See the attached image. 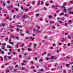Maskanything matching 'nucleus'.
<instances>
[{
  "label": "nucleus",
  "instance_id": "f257e3e1",
  "mask_svg": "<svg viewBox=\"0 0 73 73\" xmlns=\"http://www.w3.org/2000/svg\"><path fill=\"white\" fill-rule=\"evenodd\" d=\"M48 17H49L50 19H53V17L52 16L50 15V16L48 15Z\"/></svg>",
  "mask_w": 73,
  "mask_h": 73
},
{
  "label": "nucleus",
  "instance_id": "f03ea898",
  "mask_svg": "<svg viewBox=\"0 0 73 73\" xmlns=\"http://www.w3.org/2000/svg\"><path fill=\"white\" fill-rule=\"evenodd\" d=\"M36 32L37 33H41V31L39 30L36 29Z\"/></svg>",
  "mask_w": 73,
  "mask_h": 73
},
{
  "label": "nucleus",
  "instance_id": "7ed1b4c3",
  "mask_svg": "<svg viewBox=\"0 0 73 73\" xmlns=\"http://www.w3.org/2000/svg\"><path fill=\"white\" fill-rule=\"evenodd\" d=\"M65 18H64V17H62L60 19V20L62 21H64V20H65Z\"/></svg>",
  "mask_w": 73,
  "mask_h": 73
},
{
  "label": "nucleus",
  "instance_id": "20e7f679",
  "mask_svg": "<svg viewBox=\"0 0 73 73\" xmlns=\"http://www.w3.org/2000/svg\"><path fill=\"white\" fill-rule=\"evenodd\" d=\"M72 7H70L68 8V9L67 10L68 11H70V10H72Z\"/></svg>",
  "mask_w": 73,
  "mask_h": 73
},
{
  "label": "nucleus",
  "instance_id": "39448f33",
  "mask_svg": "<svg viewBox=\"0 0 73 73\" xmlns=\"http://www.w3.org/2000/svg\"><path fill=\"white\" fill-rule=\"evenodd\" d=\"M68 13L69 14H70V15L71 14L73 15V12H72L70 11L68 12Z\"/></svg>",
  "mask_w": 73,
  "mask_h": 73
},
{
  "label": "nucleus",
  "instance_id": "423d86ee",
  "mask_svg": "<svg viewBox=\"0 0 73 73\" xmlns=\"http://www.w3.org/2000/svg\"><path fill=\"white\" fill-rule=\"evenodd\" d=\"M6 8L7 9V10L8 11H9V10L10 9V7H9V6H7L6 7Z\"/></svg>",
  "mask_w": 73,
  "mask_h": 73
},
{
  "label": "nucleus",
  "instance_id": "0eeeda50",
  "mask_svg": "<svg viewBox=\"0 0 73 73\" xmlns=\"http://www.w3.org/2000/svg\"><path fill=\"white\" fill-rule=\"evenodd\" d=\"M65 41V39L64 38H62L61 41L62 42H63V41Z\"/></svg>",
  "mask_w": 73,
  "mask_h": 73
},
{
  "label": "nucleus",
  "instance_id": "6e6552de",
  "mask_svg": "<svg viewBox=\"0 0 73 73\" xmlns=\"http://www.w3.org/2000/svg\"><path fill=\"white\" fill-rule=\"evenodd\" d=\"M25 38L26 39V40H28V39H29L30 38V37L28 36V37H26Z\"/></svg>",
  "mask_w": 73,
  "mask_h": 73
},
{
  "label": "nucleus",
  "instance_id": "1a4fd4ad",
  "mask_svg": "<svg viewBox=\"0 0 73 73\" xmlns=\"http://www.w3.org/2000/svg\"><path fill=\"white\" fill-rule=\"evenodd\" d=\"M17 71V69H16V68H15L13 70V72H15Z\"/></svg>",
  "mask_w": 73,
  "mask_h": 73
},
{
  "label": "nucleus",
  "instance_id": "9d476101",
  "mask_svg": "<svg viewBox=\"0 0 73 73\" xmlns=\"http://www.w3.org/2000/svg\"><path fill=\"white\" fill-rule=\"evenodd\" d=\"M30 39L31 40H33L34 39H35V37H30Z\"/></svg>",
  "mask_w": 73,
  "mask_h": 73
},
{
  "label": "nucleus",
  "instance_id": "9b49d317",
  "mask_svg": "<svg viewBox=\"0 0 73 73\" xmlns=\"http://www.w3.org/2000/svg\"><path fill=\"white\" fill-rule=\"evenodd\" d=\"M64 25L65 26V27H67L68 26V24L66 23H64Z\"/></svg>",
  "mask_w": 73,
  "mask_h": 73
},
{
  "label": "nucleus",
  "instance_id": "f8f14e48",
  "mask_svg": "<svg viewBox=\"0 0 73 73\" xmlns=\"http://www.w3.org/2000/svg\"><path fill=\"white\" fill-rule=\"evenodd\" d=\"M29 9H24L23 11H28Z\"/></svg>",
  "mask_w": 73,
  "mask_h": 73
},
{
  "label": "nucleus",
  "instance_id": "ddd939ff",
  "mask_svg": "<svg viewBox=\"0 0 73 73\" xmlns=\"http://www.w3.org/2000/svg\"><path fill=\"white\" fill-rule=\"evenodd\" d=\"M27 50H28L29 52H30V51H31V49L29 48Z\"/></svg>",
  "mask_w": 73,
  "mask_h": 73
},
{
  "label": "nucleus",
  "instance_id": "4468645a",
  "mask_svg": "<svg viewBox=\"0 0 73 73\" xmlns=\"http://www.w3.org/2000/svg\"><path fill=\"white\" fill-rule=\"evenodd\" d=\"M39 70H40V71H42V72H44V71L43 69H39Z\"/></svg>",
  "mask_w": 73,
  "mask_h": 73
},
{
  "label": "nucleus",
  "instance_id": "2eb2a0df",
  "mask_svg": "<svg viewBox=\"0 0 73 73\" xmlns=\"http://www.w3.org/2000/svg\"><path fill=\"white\" fill-rule=\"evenodd\" d=\"M50 23H54V24L55 23V22L54 21H50Z\"/></svg>",
  "mask_w": 73,
  "mask_h": 73
},
{
  "label": "nucleus",
  "instance_id": "dca6fc26",
  "mask_svg": "<svg viewBox=\"0 0 73 73\" xmlns=\"http://www.w3.org/2000/svg\"><path fill=\"white\" fill-rule=\"evenodd\" d=\"M70 66V64H66V67H68V66Z\"/></svg>",
  "mask_w": 73,
  "mask_h": 73
},
{
  "label": "nucleus",
  "instance_id": "f3484780",
  "mask_svg": "<svg viewBox=\"0 0 73 73\" xmlns=\"http://www.w3.org/2000/svg\"><path fill=\"white\" fill-rule=\"evenodd\" d=\"M63 12L64 13H66V9H64V10L63 11Z\"/></svg>",
  "mask_w": 73,
  "mask_h": 73
},
{
  "label": "nucleus",
  "instance_id": "a211bd4d",
  "mask_svg": "<svg viewBox=\"0 0 73 73\" xmlns=\"http://www.w3.org/2000/svg\"><path fill=\"white\" fill-rule=\"evenodd\" d=\"M7 58L9 60H11V56L8 57Z\"/></svg>",
  "mask_w": 73,
  "mask_h": 73
},
{
  "label": "nucleus",
  "instance_id": "6ab92c4d",
  "mask_svg": "<svg viewBox=\"0 0 73 73\" xmlns=\"http://www.w3.org/2000/svg\"><path fill=\"white\" fill-rule=\"evenodd\" d=\"M64 16H65V17H68V14H66L64 15Z\"/></svg>",
  "mask_w": 73,
  "mask_h": 73
},
{
  "label": "nucleus",
  "instance_id": "aec40b11",
  "mask_svg": "<svg viewBox=\"0 0 73 73\" xmlns=\"http://www.w3.org/2000/svg\"><path fill=\"white\" fill-rule=\"evenodd\" d=\"M19 58H21L22 57V56L21 55H20L19 56Z\"/></svg>",
  "mask_w": 73,
  "mask_h": 73
},
{
  "label": "nucleus",
  "instance_id": "412c9836",
  "mask_svg": "<svg viewBox=\"0 0 73 73\" xmlns=\"http://www.w3.org/2000/svg\"><path fill=\"white\" fill-rule=\"evenodd\" d=\"M23 62H24V63H26V62H27V61L24 60L23 61Z\"/></svg>",
  "mask_w": 73,
  "mask_h": 73
},
{
  "label": "nucleus",
  "instance_id": "4be33fe9",
  "mask_svg": "<svg viewBox=\"0 0 73 73\" xmlns=\"http://www.w3.org/2000/svg\"><path fill=\"white\" fill-rule=\"evenodd\" d=\"M22 45H21V47H23V46H24V44L22 43Z\"/></svg>",
  "mask_w": 73,
  "mask_h": 73
},
{
  "label": "nucleus",
  "instance_id": "5701e85b",
  "mask_svg": "<svg viewBox=\"0 0 73 73\" xmlns=\"http://www.w3.org/2000/svg\"><path fill=\"white\" fill-rule=\"evenodd\" d=\"M40 1H38V4L39 5H40Z\"/></svg>",
  "mask_w": 73,
  "mask_h": 73
},
{
  "label": "nucleus",
  "instance_id": "b1692460",
  "mask_svg": "<svg viewBox=\"0 0 73 73\" xmlns=\"http://www.w3.org/2000/svg\"><path fill=\"white\" fill-rule=\"evenodd\" d=\"M5 46H2V48L3 50L4 49H5Z\"/></svg>",
  "mask_w": 73,
  "mask_h": 73
},
{
  "label": "nucleus",
  "instance_id": "393cba45",
  "mask_svg": "<svg viewBox=\"0 0 73 73\" xmlns=\"http://www.w3.org/2000/svg\"><path fill=\"white\" fill-rule=\"evenodd\" d=\"M63 72L64 73H66V70H65L64 69L63 70Z\"/></svg>",
  "mask_w": 73,
  "mask_h": 73
},
{
  "label": "nucleus",
  "instance_id": "a878e982",
  "mask_svg": "<svg viewBox=\"0 0 73 73\" xmlns=\"http://www.w3.org/2000/svg\"><path fill=\"white\" fill-rule=\"evenodd\" d=\"M51 59H55L56 58L55 57H54V56H52L51 57Z\"/></svg>",
  "mask_w": 73,
  "mask_h": 73
},
{
  "label": "nucleus",
  "instance_id": "bb28decb",
  "mask_svg": "<svg viewBox=\"0 0 73 73\" xmlns=\"http://www.w3.org/2000/svg\"><path fill=\"white\" fill-rule=\"evenodd\" d=\"M68 33H64V35L65 36H66L67 35H68Z\"/></svg>",
  "mask_w": 73,
  "mask_h": 73
},
{
  "label": "nucleus",
  "instance_id": "cd10ccee",
  "mask_svg": "<svg viewBox=\"0 0 73 73\" xmlns=\"http://www.w3.org/2000/svg\"><path fill=\"white\" fill-rule=\"evenodd\" d=\"M11 54V52H8V55H9L10 54Z\"/></svg>",
  "mask_w": 73,
  "mask_h": 73
},
{
  "label": "nucleus",
  "instance_id": "c85d7f7f",
  "mask_svg": "<svg viewBox=\"0 0 73 73\" xmlns=\"http://www.w3.org/2000/svg\"><path fill=\"white\" fill-rule=\"evenodd\" d=\"M58 23H60V24H62V22L60 21H58Z\"/></svg>",
  "mask_w": 73,
  "mask_h": 73
},
{
  "label": "nucleus",
  "instance_id": "c756f323",
  "mask_svg": "<svg viewBox=\"0 0 73 73\" xmlns=\"http://www.w3.org/2000/svg\"><path fill=\"white\" fill-rule=\"evenodd\" d=\"M22 49V52H24V48H21Z\"/></svg>",
  "mask_w": 73,
  "mask_h": 73
},
{
  "label": "nucleus",
  "instance_id": "7c9ffc66",
  "mask_svg": "<svg viewBox=\"0 0 73 73\" xmlns=\"http://www.w3.org/2000/svg\"><path fill=\"white\" fill-rule=\"evenodd\" d=\"M27 18V16H26L25 15H24L23 17V18L24 19L25 18Z\"/></svg>",
  "mask_w": 73,
  "mask_h": 73
},
{
  "label": "nucleus",
  "instance_id": "2f4dec72",
  "mask_svg": "<svg viewBox=\"0 0 73 73\" xmlns=\"http://www.w3.org/2000/svg\"><path fill=\"white\" fill-rule=\"evenodd\" d=\"M13 26H11V28H15V26L13 25Z\"/></svg>",
  "mask_w": 73,
  "mask_h": 73
},
{
  "label": "nucleus",
  "instance_id": "473e14b6",
  "mask_svg": "<svg viewBox=\"0 0 73 73\" xmlns=\"http://www.w3.org/2000/svg\"><path fill=\"white\" fill-rule=\"evenodd\" d=\"M48 56H51V54H50V53H48Z\"/></svg>",
  "mask_w": 73,
  "mask_h": 73
},
{
  "label": "nucleus",
  "instance_id": "72a5a7b5",
  "mask_svg": "<svg viewBox=\"0 0 73 73\" xmlns=\"http://www.w3.org/2000/svg\"><path fill=\"white\" fill-rule=\"evenodd\" d=\"M36 29H33V31L34 32H36Z\"/></svg>",
  "mask_w": 73,
  "mask_h": 73
},
{
  "label": "nucleus",
  "instance_id": "f704fd0d",
  "mask_svg": "<svg viewBox=\"0 0 73 73\" xmlns=\"http://www.w3.org/2000/svg\"><path fill=\"white\" fill-rule=\"evenodd\" d=\"M9 7L10 8H13V5H11Z\"/></svg>",
  "mask_w": 73,
  "mask_h": 73
},
{
  "label": "nucleus",
  "instance_id": "c9c22d12",
  "mask_svg": "<svg viewBox=\"0 0 73 73\" xmlns=\"http://www.w3.org/2000/svg\"><path fill=\"white\" fill-rule=\"evenodd\" d=\"M1 25L2 27H4V26H5V25L3 23H2Z\"/></svg>",
  "mask_w": 73,
  "mask_h": 73
},
{
  "label": "nucleus",
  "instance_id": "e433bc0d",
  "mask_svg": "<svg viewBox=\"0 0 73 73\" xmlns=\"http://www.w3.org/2000/svg\"><path fill=\"white\" fill-rule=\"evenodd\" d=\"M2 53H1V54H4V52L3 51L1 52Z\"/></svg>",
  "mask_w": 73,
  "mask_h": 73
},
{
  "label": "nucleus",
  "instance_id": "4c0bfd02",
  "mask_svg": "<svg viewBox=\"0 0 73 73\" xmlns=\"http://www.w3.org/2000/svg\"><path fill=\"white\" fill-rule=\"evenodd\" d=\"M11 36L12 37V38H13V39H14L15 38V37L13 36L12 35H11Z\"/></svg>",
  "mask_w": 73,
  "mask_h": 73
},
{
  "label": "nucleus",
  "instance_id": "58836bf2",
  "mask_svg": "<svg viewBox=\"0 0 73 73\" xmlns=\"http://www.w3.org/2000/svg\"><path fill=\"white\" fill-rule=\"evenodd\" d=\"M16 17L18 18V19H19V18H20V16H19V15H17Z\"/></svg>",
  "mask_w": 73,
  "mask_h": 73
},
{
  "label": "nucleus",
  "instance_id": "ea45409f",
  "mask_svg": "<svg viewBox=\"0 0 73 73\" xmlns=\"http://www.w3.org/2000/svg\"><path fill=\"white\" fill-rule=\"evenodd\" d=\"M22 70H25V68L24 67H22Z\"/></svg>",
  "mask_w": 73,
  "mask_h": 73
},
{
  "label": "nucleus",
  "instance_id": "a19ab883",
  "mask_svg": "<svg viewBox=\"0 0 73 73\" xmlns=\"http://www.w3.org/2000/svg\"><path fill=\"white\" fill-rule=\"evenodd\" d=\"M68 23H72V21L71 20H70L68 21Z\"/></svg>",
  "mask_w": 73,
  "mask_h": 73
},
{
  "label": "nucleus",
  "instance_id": "79ce46f5",
  "mask_svg": "<svg viewBox=\"0 0 73 73\" xmlns=\"http://www.w3.org/2000/svg\"><path fill=\"white\" fill-rule=\"evenodd\" d=\"M58 12H59V11H58V10H57L56 11V13H58Z\"/></svg>",
  "mask_w": 73,
  "mask_h": 73
},
{
  "label": "nucleus",
  "instance_id": "37998d69",
  "mask_svg": "<svg viewBox=\"0 0 73 73\" xmlns=\"http://www.w3.org/2000/svg\"><path fill=\"white\" fill-rule=\"evenodd\" d=\"M4 59H7V57L6 56H4Z\"/></svg>",
  "mask_w": 73,
  "mask_h": 73
},
{
  "label": "nucleus",
  "instance_id": "c03bdc74",
  "mask_svg": "<svg viewBox=\"0 0 73 73\" xmlns=\"http://www.w3.org/2000/svg\"><path fill=\"white\" fill-rule=\"evenodd\" d=\"M66 58H67V59H70V57H68V56H66Z\"/></svg>",
  "mask_w": 73,
  "mask_h": 73
},
{
  "label": "nucleus",
  "instance_id": "a18cd8bd",
  "mask_svg": "<svg viewBox=\"0 0 73 73\" xmlns=\"http://www.w3.org/2000/svg\"><path fill=\"white\" fill-rule=\"evenodd\" d=\"M64 15V13H61L60 14V15Z\"/></svg>",
  "mask_w": 73,
  "mask_h": 73
},
{
  "label": "nucleus",
  "instance_id": "49530a36",
  "mask_svg": "<svg viewBox=\"0 0 73 73\" xmlns=\"http://www.w3.org/2000/svg\"><path fill=\"white\" fill-rule=\"evenodd\" d=\"M57 26L58 27H60V25H59L57 24Z\"/></svg>",
  "mask_w": 73,
  "mask_h": 73
},
{
  "label": "nucleus",
  "instance_id": "de8ad7c7",
  "mask_svg": "<svg viewBox=\"0 0 73 73\" xmlns=\"http://www.w3.org/2000/svg\"><path fill=\"white\" fill-rule=\"evenodd\" d=\"M9 72V70H7L5 71V72L6 73H7V72Z\"/></svg>",
  "mask_w": 73,
  "mask_h": 73
},
{
  "label": "nucleus",
  "instance_id": "09e8293b",
  "mask_svg": "<svg viewBox=\"0 0 73 73\" xmlns=\"http://www.w3.org/2000/svg\"><path fill=\"white\" fill-rule=\"evenodd\" d=\"M9 17H6V19L7 20H9Z\"/></svg>",
  "mask_w": 73,
  "mask_h": 73
},
{
  "label": "nucleus",
  "instance_id": "8fccbe9b",
  "mask_svg": "<svg viewBox=\"0 0 73 73\" xmlns=\"http://www.w3.org/2000/svg\"><path fill=\"white\" fill-rule=\"evenodd\" d=\"M8 38H6V41H8Z\"/></svg>",
  "mask_w": 73,
  "mask_h": 73
},
{
  "label": "nucleus",
  "instance_id": "3c124183",
  "mask_svg": "<svg viewBox=\"0 0 73 73\" xmlns=\"http://www.w3.org/2000/svg\"><path fill=\"white\" fill-rule=\"evenodd\" d=\"M58 69H60V66H58V68H57V69L58 70Z\"/></svg>",
  "mask_w": 73,
  "mask_h": 73
},
{
  "label": "nucleus",
  "instance_id": "603ef678",
  "mask_svg": "<svg viewBox=\"0 0 73 73\" xmlns=\"http://www.w3.org/2000/svg\"><path fill=\"white\" fill-rule=\"evenodd\" d=\"M11 44H12L13 45V42H11L10 43Z\"/></svg>",
  "mask_w": 73,
  "mask_h": 73
},
{
  "label": "nucleus",
  "instance_id": "864d4df0",
  "mask_svg": "<svg viewBox=\"0 0 73 73\" xmlns=\"http://www.w3.org/2000/svg\"><path fill=\"white\" fill-rule=\"evenodd\" d=\"M11 39H9V42H10V43L11 42Z\"/></svg>",
  "mask_w": 73,
  "mask_h": 73
},
{
  "label": "nucleus",
  "instance_id": "5fc2aeb1",
  "mask_svg": "<svg viewBox=\"0 0 73 73\" xmlns=\"http://www.w3.org/2000/svg\"><path fill=\"white\" fill-rule=\"evenodd\" d=\"M46 5L47 6H48V5H49V4L47 3H46Z\"/></svg>",
  "mask_w": 73,
  "mask_h": 73
},
{
  "label": "nucleus",
  "instance_id": "6e6d98bb",
  "mask_svg": "<svg viewBox=\"0 0 73 73\" xmlns=\"http://www.w3.org/2000/svg\"><path fill=\"white\" fill-rule=\"evenodd\" d=\"M16 46L17 47V48H19V45L17 44L16 45Z\"/></svg>",
  "mask_w": 73,
  "mask_h": 73
},
{
  "label": "nucleus",
  "instance_id": "4d7b16f0",
  "mask_svg": "<svg viewBox=\"0 0 73 73\" xmlns=\"http://www.w3.org/2000/svg\"><path fill=\"white\" fill-rule=\"evenodd\" d=\"M21 9H22V10H24V8H23V7H21Z\"/></svg>",
  "mask_w": 73,
  "mask_h": 73
},
{
  "label": "nucleus",
  "instance_id": "13d9d810",
  "mask_svg": "<svg viewBox=\"0 0 73 73\" xmlns=\"http://www.w3.org/2000/svg\"><path fill=\"white\" fill-rule=\"evenodd\" d=\"M17 31H19V28H17Z\"/></svg>",
  "mask_w": 73,
  "mask_h": 73
},
{
  "label": "nucleus",
  "instance_id": "bf43d9fd",
  "mask_svg": "<svg viewBox=\"0 0 73 73\" xmlns=\"http://www.w3.org/2000/svg\"><path fill=\"white\" fill-rule=\"evenodd\" d=\"M34 54H35V55H37L38 54L37 53H36V52H35L34 53Z\"/></svg>",
  "mask_w": 73,
  "mask_h": 73
},
{
  "label": "nucleus",
  "instance_id": "052dcab7",
  "mask_svg": "<svg viewBox=\"0 0 73 73\" xmlns=\"http://www.w3.org/2000/svg\"><path fill=\"white\" fill-rule=\"evenodd\" d=\"M68 38H70L71 37H70V35H68Z\"/></svg>",
  "mask_w": 73,
  "mask_h": 73
},
{
  "label": "nucleus",
  "instance_id": "680f3d73",
  "mask_svg": "<svg viewBox=\"0 0 73 73\" xmlns=\"http://www.w3.org/2000/svg\"><path fill=\"white\" fill-rule=\"evenodd\" d=\"M13 64H14V65H16V63L15 62H14Z\"/></svg>",
  "mask_w": 73,
  "mask_h": 73
},
{
  "label": "nucleus",
  "instance_id": "e2e57ef3",
  "mask_svg": "<svg viewBox=\"0 0 73 73\" xmlns=\"http://www.w3.org/2000/svg\"><path fill=\"white\" fill-rule=\"evenodd\" d=\"M56 65H57V63H55V65H54V66H56Z\"/></svg>",
  "mask_w": 73,
  "mask_h": 73
},
{
  "label": "nucleus",
  "instance_id": "0e129e2a",
  "mask_svg": "<svg viewBox=\"0 0 73 73\" xmlns=\"http://www.w3.org/2000/svg\"><path fill=\"white\" fill-rule=\"evenodd\" d=\"M55 45H56V44H53L52 45V46H55Z\"/></svg>",
  "mask_w": 73,
  "mask_h": 73
},
{
  "label": "nucleus",
  "instance_id": "69168bd1",
  "mask_svg": "<svg viewBox=\"0 0 73 73\" xmlns=\"http://www.w3.org/2000/svg\"><path fill=\"white\" fill-rule=\"evenodd\" d=\"M48 66H49V67H50V66H51V64H48Z\"/></svg>",
  "mask_w": 73,
  "mask_h": 73
},
{
  "label": "nucleus",
  "instance_id": "338daca9",
  "mask_svg": "<svg viewBox=\"0 0 73 73\" xmlns=\"http://www.w3.org/2000/svg\"><path fill=\"white\" fill-rule=\"evenodd\" d=\"M15 9L16 11H18V9H17V8H15Z\"/></svg>",
  "mask_w": 73,
  "mask_h": 73
},
{
  "label": "nucleus",
  "instance_id": "774afa93",
  "mask_svg": "<svg viewBox=\"0 0 73 73\" xmlns=\"http://www.w3.org/2000/svg\"><path fill=\"white\" fill-rule=\"evenodd\" d=\"M3 5L4 7H5V4L4 3H3Z\"/></svg>",
  "mask_w": 73,
  "mask_h": 73
}]
</instances>
